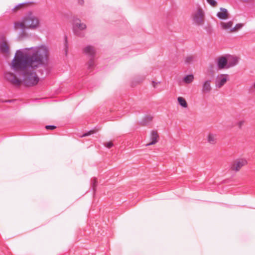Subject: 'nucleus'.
Instances as JSON below:
<instances>
[{
	"mask_svg": "<svg viewBox=\"0 0 255 255\" xmlns=\"http://www.w3.org/2000/svg\"><path fill=\"white\" fill-rule=\"evenodd\" d=\"M243 26V24L241 23H238L235 26H233V32H236L239 29H241Z\"/></svg>",
	"mask_w": 255,
	"mask_h": 255,
	"instance_id": "21",
	"label": "nucleus"
},
{
	"mask_svg": "<svg viewBox=\"0 0 255 255\" xmlns=\"http://www.w3.org/2000/svg\"><path fill=\"white\" fill-rule=\"evenodd\" d=\"M227 60L228 69L235 66L239 62V58L236 56L226 55Z\"/></svg>",
	"mask_w": 255,
	"mask_h": 255,
	"instance_id": "10",
	"label": "nucleus"
},
{
	"mask_svg": "<svg viewBox=\"0 0 255 255\" xmlns=\"http://www.w3.org/2000/svg\"><path fill=\"white\" fill-rule=\"evenodd\" d=\"M78 3L80 5H83L84 3V0H78Z\"/></svg>",
	"mask_w": 255,
	"mask_h": 255,
	"instance_id": "27",
	"label": "nucleus"
},
{
	"mask_svg": "<svg viewBox=\"0 0 255 255\" xmlns=\"http://www.w3.org/2000/svg\"><path fill=\"white\" fill-rule=\"evenodd\" d=\"M229 80V76L228 74H219L217 76L215 84L217 88H222Z\"/></svg>",
	"mask_w": 255,
	"mask_h": 255,
	"instance_id": "6",
	"label": "nucleus"
},
{
	"mask_svg": "<svg viewBox=\"0 0 255 255\" xmlns=\"http://www.w3.org/2000/svg\"><path fill=\"white\" fill-rule=\"evenodd\" d=\"M221 28L229 32H233V22L232 21L227 22H221L220 23Z\"/></svg>",
	"mask_w": 255,
	"mask_h": 255,
	"instance_id": "12",
	"label": "nucleus"
},
{
	"mask_svg": "<svg viewBox=\"0 0 255 255\" xmlns=\"http://www.w3.org/2000/svg\"><path fill=\"white\" fill-rule=\"evenodd\" d=\"M40 26V21L39 17L33 12L29 11L20 20L14 22L13 27L15 30L18 29H30L35 30Z\"/></svg>",
	"mask_w": 255,
	"mask_h": 255,
	"instance_id": "2",
	"label": "nucleus"
},
{
	"mask_svg": "<svg viewBox=\"0 0 255 255\" xmlns=\"http://www.w3.org/2000/svg\"><path fill=\"white\" fill-rule=\"evenodd\" d=\"M195 57L193 55H188L184 58V61L186 63L189 64L193 62Z\"/></svg>",
	"mask_w": 255,
	"mask_h": 255,
	"instance_id": "19",
	"label": "nucleus"
},
{
	"mask_svg": "<svg viewBox=\"0 0 255 255\" xmlns=\"http://www.w3.org/2000/svg\"><path fill=\"white\" fill-rule=\"evenodd\" d=\"M208 3H209L211 5L213 6H215L217 4V2L215 0H206Z\"/></svg>",
	"mask_w": 255,
	"mask_h": 255,
	"instance_id": "23",
	"label": "nucleus"
},
{
	"mask_svg": "<svg viewBox=\"0 0 255 255\" xmlns=\"http://www.w3.org/2000/svg\"><path fill=\"white\" fill-rule=\"evenodd\" d=\"M84 53L91 57H93L96 53V50L93 46L88 45L83 49Z\"/></svg>",
	"mask_w": 255,
	"mask_h": 255,
	"instance_id": "14",
	"label": "nucleus"
},
{
	"mask_svg": "<svg viewBox=\"0 0 255 255\" xmlns=\"http://www.w3.org/2000/svg\"><path fill=\"white\" fill-rule=\"evenodd\" d=\"M55 128V126H47L46 127V128L47 129H51V130H53L54 129V128Z\"/></svg>",
	"mask_w": 255,
	"mask_h": 255,
	"instance_id": "26",
	"label": "nucleus"
},
{
	"mask_svg": "<svg viewBox=\"0 0 255 255\" xmlns=\"http://www.w3.org/2000/svg\"><path fill=\"white\" fill-rule=\"evenodd\" d=\"M253 87L255 89V82L254 83Z\"/></svg>",
	"mask_w": 255,
	"mask_h": 255,
	"instance_id": "29",
	"label": "nucleus"
},
{
	"mask_svg": "<svg viewBox=\"0 0 255 255\" xmlns=\"http://www.w3.org/2000/svg\"><path fill=\"white\" fill-rule=\"evenodd\" d=\"M178 104L183 109H187L188 107V104L186 99L182 97H178L177 98Z\"/></svg>",
	"mask_w": 255,
	"mask_h": 255,
	"instance_id": "16",
	"label": "nucleus"
},
{
	"mask_svg": "<svg viewBox=\"0 0 255 255\" xmlns=\"http://www.w3.org/2000/svg\"><path fill=\"white\" fill-rule=\"evenodd\" d=\"M207 142L211 145H215L217 142V134L213 132H209L206 136Z\"/></svg>",
	"mask_w": 255,
	"mask_h": 255,
	"instance_id": "11",
	"label": "nucleus"
},
{
	"mask_svg": "<svg viewBox=\"0 0 255 255\" xmlns=\"http://www.w3.org/2000/svg\"><path fill=\"white\" fill-rule=\"evenodd\" d=\"M48 57V50L44 46L19 49L9 64L15 73L6 72L5 78L15 86H35L40 80L36 70L44 64Z\"/></svg>",
	"mask_w": 255,
	"mask_h": 255,
	"instance_id": "1",
	"label": "nucleus"
},
{
	"mask_svg": "<svg viewBox=\"0 0 255 255\" xmlns=\"http://www.w3.org/2000/svg\"><path fill=\"white\" fill-rule=\"evenodd\" d=\"M248 161L246 159L241 158H238L233 161L230 166V169L232 171L237 172L241 169L247 165Z\"/></svg>",
	"mask_w": 255,
	"mask_h": 255,
	"instance_id": "4",
	"label": "nucleus"
},
{
	"mask_svg": "<svg viewBox=\"0 0 255 255\" xmlns=\"http://www.w3.org/2000/svg\"><path fill=\"white\" fill-rule=\"evenodd\" d=\"M211 80H207L205 81L202 85V92L204 94H207L210 92L212 90L211 85Z\"/></svg>",
	"mask_w": 255,
	"mask_h": 255,
	"instance_id": "13",
	"label": "nucleus"
},
{
	"mask_svg": "<svg viewBox=\"0 0 255 255\" xmlns=\"http://www.w3.org/2000/svg\"><path fill=\"white\" fill-rule=\"evenodd\" d=\"M87 28L85 23L81 22L79 18H75L73 20V29L74 32L77 35H79L80 33L79 30H84Z\"/></svg>",
	"mask_w": 255,
	"mask_h": 255,
	"instance_id": "5",
	"label": "nucleus"
},
{
	"mask_svg": "<svg viewBox=\"0 0 255 255\" xmlns=\"http://www.w3.org/2000/svg\"><path fill=\"white\" fill-rule=\"evenodd\" d=\"M149 139L150 142L147 143L146 146L154 145L157 143L159 140V135L157 130H152L150 132Z\"/></svg>",
	"mask_w": 255,
	"mask_h": 255,
	"instance_id": "8",
	"label": "nucleus"
},
{
	"mask_svg": "<svg viewBox=\"0 0 255 255\" xmlns=\"http://www.w3.org/2000/svg\"><path fill=\"white\" fill-rule=\"evenodd\" d=\"M0 50L5 56H8L10 54L9 46L6 39L2 37L0 40Z\"/></svg>",
	"mask_w": 255,
	"mask_h": 255,
	"instance_id": "7",
	"label": "nucleus"
},
{
	"mask_svg": "<svg viewBox=\"0 0 255 255\" xmlns=\"http://www.w3.org/2000/svg\"><path fill=\"white\" fill-rule=\"evenodd\" d=\"M158 83H157V82H152V86H153V87L156 88L157 85L158 84Z\"/></svg>",
	"mask_w": 255,
	"mask_h": 255,
	"instance_id": "28",
	"label": "nucleus"
},
{
	"mask_svg": "<svg viewBox=\"0 0 255 255\" xmlns=\"http://www.w3.org/2000/svg\"><path fill=\"white\" fill-rule=\"evenodd\" d=\"M194 77L192 74L188 75L183 79V81L186 84L191 83L194 80Z\"/></svg>",
	"mask_w": 255,
	"mask_h": 255,
	"instance_id": "18",
	"label": "nucleus"
},
{
	"mask_svg": "<svg viewBox=\"0 0 255 255\" xmlns=\"http://www.w3.org/2000/svg\"><path fill=\"white\" fill-rule=\"evenodd\" d=\"M26 4L24 3H19L14 6L11 10V12L15 13H16L19 10L24 8L26 6Z\"/></svg>",
	"mask_w": 255,
	"mask_h": 255,
	"instance_id": "17",
	"label": "nucleus"
},
{
	"mask_svg": "<svg viewBox=\"0 0 255 255\" xmlns=\"http://www.w3.org/2000/svg\"><path fill=\"white\" fill-rule=\"evenodd\" d=\"M95 132L94 130H90V131L84 134L82 137L88 136Z\"/></svg>",
	"mask_w": 255,
	"mask_h": 255,
	"instance_id": "25",
	"label": "nucleus"
},
{
	"mask_svg": "<svg viewBox=\"0 0 255 255\" xmlns=\"http://www.w3.org/2000/svg\"><path fill=\"white\" fill-rule=\"evenodd\" d=\"M104 145L108 148H110L113 146L112 142L109 141L104 143Z\"/></svg>",
	"mask_w": 255,
	"mask_h": 255,
	"instance_id": "24",
	"label": "nucleus"
},
{
	"mask_svg": "<svg viewBox=\"0 0 255 255\" xmlns=\"http://www.w3.org/2000/svg\"><path fill=\"white\" fill-rule=\"evenodd\" d=\"M191 18L194 24L196 26H202L205 21V12L203 8L198 5L192 11Z\"/></svg>",
	"mask_w": 255,
	"mask_h": 255,
	"instance_id": "3",
	"label": "nucleus"
},
{
	"mask_svg": "<svg viewBox=\"0 0 255 255\" xmlns=\"http://www.w3.org/2000/svg\"><path fill=\"white\" fill-rule=\"evenodd\" d=\"M245 124V121L243 120L240 121L237 123V126L239 128L241 129Z\"/></svg>",
	"mask_w": 255,
	"mask_h": 255,
	"instance_id": "22",
	"label": "nucleus"
},
{
	"mask_svg": "<svg viewBox=\"0 0 255 255\" xmlns=\"http://www.w3.org/2000/svg\"><path fill=\"white\" fill-rule=\"evenodd\" d=\"M95 62L93 59H91L87 63V67L88 69H92L95 66Z\"/></svg>",
	"mask_w": 255,
	"mask_h": 255,
	"instance_id": "20",
	"label": "nucleus"
},
{
	"mask_svg": "<svg viewBox=\"0 0 255 255\" xmlns=\"http://www.w3.org/2000/svg\"><path fill=\"white\" fill-rule=\"evenodd\" d=\"M229 13L227 10L224 8H221L220 11H219L217 16L221 19H226L229 18Z\"/></svg>",
	"mask_w": 255,
	"mask_h": 255,
	"instance_id": "15",
	"label": "nucleus"
},
{
	"mask_svg": "<svg viewBox=\"0 0 255 255\" xmlns=\"http://www.w3.org/2000/svg\"><path fill=\"white\" fill-rule=\"evenodd\" d=\"M217 64L219 69H228L227 55L219 57L217 59Z\"/></svg>",
	"mask_w": 255,
	"mask_h": 255,
	"instance_id": "9",
	"label": "nucleus"
}]
</instances>
